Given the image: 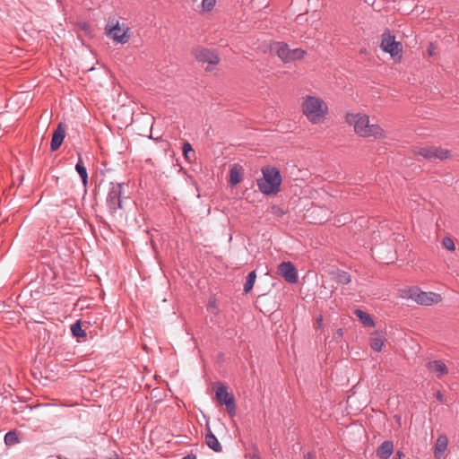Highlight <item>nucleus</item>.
I'll return each mask as SVG.
<instances>
[{
	"label": "nucleus",
	"mask_w": 459,
	"mask_h": 459,
	"mask_svg": "<svg viewBox=\"0 0 459 459\" xmlns=\"http://www.w3.org/2000/svg\"><path fill=\"white\" fill-rule=\"evenodd\" d=\"M346 122L352 126L355 133L361 137L382 138L385 136L384 130L377 124H369V117L365 114L348 113Z\"/></svg>",
	"instance_id": "obj_1"
},
{
	"label": "nucleus",
	"mask_w": 459,
	"mask_h": 459,
	"mask_svg": "<svg viewBox=\"0 0 459 459\" xmlns=\"http://www.w3.org/2000/svg\"><path fill=\"white\" fill-rule=\"evenodd\" d=\"M301 110L307 119L316 125L327 116L328 106L319 97L306 95L302 99Z\"/></svg>",
	"instance_id": "obj_2"
},
{
	"label": "nucleus",
	"mask_w": 459,
	"mask_h": 459,
	"mask_svg": "<svg viewBox=\"0 0 459 459\" xmlns=\"http://www.w3.org/2000/svg\"><path fill=\"white\" fill-rule=\"evenodd\" d=\"M263 178L257 180L259 191L265 195H275L280 191L281 184V175L278 169L274 167L263 168Z\"/></svg>",
	"instance_id": "obj_3"
},
{
	"label": "nucleus",
	"mask_w": 459,
	"mask_h": 459,
	"mask_svg": "<svg viewBox=\"0 0 459 459\" xmlns=\"http://www.w3.org/2000/svg\"><path fill=\"white\" fill-rule=\"evenodd\" d=\"M104 30L105 35L116 43L126 44L130 39V28L126 24L120 25L115 16L108 17Z\"/></svg>",
	"instance_id": "obj_4"
},
{
	"label": "nucleus",
	"mask_w": 459,
	"mask_h": 459,
	"mask_svg": "<svg viewBox=\"0 0 459 459\" xmlns=\"http://www.w3.org/2000/svg\"><path fill=\"white\" fill-rule=\"evenodd\" d=\"M381 49L390 54L391 57L395 63H399L403 57V45L401 42L395 40V36L391 34L389 30H386L381 35Z\"/></svg>",
	"instance_id": "obj_5"
},
{
	"label": "nucleus",
	"mask_w": 459,
	"mask_h": 459,
	"mask_svg": "<svg viewBox=\"0 0 459 459\" xmlns=\"http://www.w3.org/2000/svg\"><path fill=\"white\" fill-rule=\"evenodd\" d=\"M123 183L111 182L109 183L107 197L106 205L108 209L109 213L114 216L117 210L123 209Z\"/></svg>",
	"instance_id": "obj_6"
},
{
	"label": "nucleus",
	"mask_w": 459,
	"mask_h": 459,
	"mask_svg": "<svg viewBox=\"0 0 459 459\" xmlns=\"http://www.w3.org/2000/svg\"><path fill=\"white\" fill-rule=\"evenodd\" d=\"M407 298L414 300L420 305L430 306L441 300L439 294L434 292H425L417 287L410 288L407 290Z\"/></svg>",
	"instance_id": "obj_7"
},
{
	"label": "nucleus",
	"mask_w": 459,
	"mask_h": 459,
	"mask_svg": "<svg viewBox=\"0 0 459 459\" xmlns=\"http://www.w3.org/2000/svg\"><path fill=\"white\" fill-rule=\"evenodd\" d=\"M215 396L221 404H224L226 406L230 416L233 417L236 415V403L234 395L228 392L227 387L222 383H218Z\"/></svg>",
	"instance_id": "obj_8"
},
{
	"label": "nucleus",
	"mask_w": 459,
	"mask_h": 459,
	"mask_svg": "<svg viewBox=\"0 0 459 459\" xmlns=\"http://www.w3.org/2000/svg\"><path fill=\"white\" fill-rule=\"evenodd\" d=\"M195 58L202 63L215 65L220 62V57L214 50H210L204 48H196L194 50Z\"/></svg>",
	"instance_id": "obj_9"
},
{
	"label": "nucleus",
	"mask_w": 459,
	"mask_h": 459,
	"mask_svg": "<svg viewBox=\"0 0 459 459\" xmlns=\"http://www.w3.org/2000/svg\"><path fill=\"white\" fill-rule=\"evenodd\" d=\"M418 153L421 155L423 158L432 160H445L448 158V151L437 148L435 146H428L420 148Z\"/></svg>",
	"instance_id": "obj_10"
},
{
	"label": "nucleus",
	"mask_w": 459,
	"mask_h": 459,
	"mask_svg": "<svg viewBox=\"0 0 459 459\" xmlns=\"http://www.w3.org/2000/svg\"><path fill=\"white\" fill-rule=\"evenodd\" d=\"M278 273L289 283H296L299 280L298 272L290 262H282L280 264Z\"/></svg>",
	"instance_id": "obj_11"
},
{
	"label": "nucleus",
	"mask_w": 459,
	"mask_h": 459,
	"mask_svg": "<svg viewBox=\"0 0 459 459\" xmlns=\"http://www.w3.org/2000/svg\"><path fill=\"white\" fill-rule=\"evenodd\" d=\"M426 368L430 372L435 374V376L437 378H440L448 373V368H447L446 365L442 360H439V359L429 361L426 364Z\"/></svg>",
	"instance_id": "obj_12"
},
{
	"label": "nucleus",
	"mask_w": 459,
	"mask_h": 459,
	"mask_svg": "<svg viewBox=\"0 0 459 459\" xmlns=\"http://www.w3.org/2000/svg\"><path fill=\"white\" fill-rule=\"evenodd\" d=\"M65 136V130L63 124H59L55 130L50 142V149L55 152L59 149Z\"/></svg>",
	"instance_id": "obj_13"
},
{
	"label": "nucleus",
	"mask_w": 459,
	"mask_h": 459,
	"mask_svg": "<svg viewBox=\"0 0 459 459\" xmlns=\"http://www.w3.org/2000/svg\"><path fill=\"white\" fill-rule=\"evenodd\" d=\"M271 49L278 56V57L281 61H283L284 63L289 62L290 49L289 48V47L286 43L275 42L272 46Z\"/></svg>",
	"instance_id": "obj_14"
},
{
	"label": "nucleus",
	"mask_w": 459,
	"mask_h": 459,
	"mask_svg": "<svg viewBox=\"0 0 459 459\" xmlns=\"http://www.w3.org/2000/svg\"><path fill=\"white\" fill-rule=\"evenodd\" d=\"M205 442L209 448L214 452L220 453L222 451V446L215 435L212 432L210 427L206 426Z\"/></svg>",
	"instance_id": "obj_15"
},
{
	"label": "nucleus",
	"mask_w": 459,
	"mask_h": 459,
	"mask_svg": "<svg viewBox=\"0 0 459 459\" xmlns=\"http://www.w3.org/2000/svg\"><path fill=\"white\" fill-rule=\"evenodd\" d=\"M394 452V444L392 441H384L377 449V456L380 459H389Z\"/></svg>",
	"instance_id": "obj_16"
},
{
	"label": "nucleus",
	"mask_w": 459,
	"mask_h": 459,
	"mask_svg": "<svg viewBox=\"0 0 459 459\" xmlns=\"http://www.w3.org/2000/svg\"><path fill=\"white\" fill-rule=\"evenodd\" d=\"M448 440L445 435H441L437 437L435 446V456L440 457L447 448Z\"/></svg>",
	"instance_id": "obj_17"
},
{
	"label": "nucleus",
	"mask_w": 459,
	"mask_h": 459,
	"mask_svg": "<svg viewBox=\"0 0 459 459\" xmlns=\"http://www.w3.org/2000/svg\"><path fill=\"white\" fill-rule=\"evenodd\" d=\"M354 314L357 316V317L360 320V322L368 327H374L375 326V321L372 319L371 316L361 310V309H356L354 311Z\"/></svg>",
	"instance_id": "obj_18"
},
{
	"label": "nucleus",
	"mask_w": 459,
	"mask_h": 459,
	"mask_svg": "<svg viewBox=\"0 0 459 459\" xmlns=\"http://www.w3.org/2000/svg\"><path fill=\"white\" fill-rule=\"evenodd\" d=\"M79 155V160L75 165V170L79 174L80 178H82V184L84 187L88 185V173L86 167L82 164L81 154Z\"/></svg>",
	"instance_id": "obj_19"
},
{
	"label": "nucleus",
	"mask_w": 459,
	"mask_h": 459,
	"mask_svg": "<svg viewBox=\"0 0 459 459\" xmlns=\"http://www.w3.org/2000/svg\"><path fill=\"white\" fill-rule=\"evenodd\" d=\"M242 168L233 166L230 171V184L236 186L241 181Z\"/></svg>",
	"instance_id": "obj_20"
},
{
	"label": "nucleus",
	"mask_w": 459,
	"mask_h": 459,
	"mask_svg": "<svg viewBox=\"0 0 459 459\" xmlns=\"http://www.w3.org/2000/svg\"><path fill=\"white\" fill-rule=\"evenodd\" d=\"M255 279H256L255 271H252L247 274L246 282L244 284V292L245 293H248L253 289Z\"/></svg>",
	"instance_id": "obj_21"
},
{
	"label": "nucleus",
	"mask_w": 459,
	"mask_h": 459,
	"mask_svg": "<svg viewBox=\"0 0 459 459\" xmlns=\"http://www.w3.org/2000/svg\"><path fill=\"white\" fill-rule=\"evenodd\" d=\"M384 345V340L380 336H375L373 334L370 338V347L375 351H380L382 350V347Z\"/></svg>",
	"instance_id": "obj_22"
},
{
	"label": "nucleus",
	"mask_w": 459,
	"mask_h": 459,
	"mask_svg": "<svg viewBox=\"0 0 459 459\" xmlns=\"http://www.w3.org/2000/svg\"><path fill=\"white\" fill-rule=\"evenodd\" d=\"M71 332L74 337H84L86 335L80 320L71 325Z\"/></svg>",
	"instance_id": "obj_23"
},
{
	"label": "nucleus",
	"mask_w": 459,
	"mask_h": 459,
	"mask_svg": "<svg viewBox=\"0 0 459 459\" xmlns=\"http://www.w3.org/2000/svg\"><path fill=\"white\" fill-rule=\"evenodd\" d=\"M6 446H13L19 442L18 436L15 431H8L4 437Z\"/></svg>",
	"instance_id": "obj_24"
},
{
	"label": "nucleus",
	"mask_w": 459,
	"mask_h": 459,
	"mask_svg": "<svg viewBox=\"0 0 459 459\" xmlns=\"http://www.w3.org/2000/svg\"><path fill=\"white\" fill-rule=\"evenodd\" d=\"M305 55H306V51L301 48L290 49L289 62L295 61V60H300L305 56Z\"/></svg>",
	"instance_id": "obj_25"
},
{
	"label": "nucleus",
	"mask_w": 459,
	"mask_h": 459,
	"mask_svg": "<svg viewBox=\"0 0 459 459\" xmlns=\"http://www.w3.org/2000/svg\"><path fill=\"white\" fill-rule=\"evenodd\" d=\"M207 310L210 312V313H212L214 315H217L219 313V308H218V305H217V300L215 298L213 297H211L208 300V304H207Z\"/></svg>",
	"instance_id": "obj_26"
},
{
	"label": "nucleus",
	"mask_w": 459,
	"mask_h": 459,
	"mask_svg": "<svg viewBox=\"0 0 459 459\" xmlns=\"http://www.w3.org/2000/svg\"><path fill=\"white\" fill-rule=\"evenodd\" d=\"M182 151H183L184 157L186 160H190L192 159V156L190 154L191 153L194 154L192 145L188 142L184 143Z\"/></svg>",
	"instance_id": "obj_27"
},
{
	"label": "nucleus",
	"mask_w": 459,
	"mask_h": 459,
	"mask_svg": "<svg viewBox=\"0 0 459 459\" xmlns=\"http://www.w3.org/2000/svg\"><path fill=\"white\" fill-rule=\"evenodd\" d=\"M336 280L339 283L348 284L351 282V275L346 272H341L337 274Z\"/></svg>",
	"instance_id": "obj_28"
},
{
	"label": "nucleus",
	"mask_w": 459,
	"mask_h": 459,
	"mask_svg": "<svg viewBox=\"0 0 459 459\" xmlns=\"http://www.w3.org/2000/svg\"><path fill=\"white\" fill-rule=\"evenodd\" d=\"M217 0H202V11L210 12L215 6Z\"/></svg>",
	"instance_id": "obj_29"
},
{
	"label": "nucleus",
	"mask_w": 459,
	"mask_h": 459,
	"mask_svg": "<svg viewBox=\"0 0 459 459\" xmlns=\"http://www.w3.org/2000/svg\"><path fill=\"white\" fill-rule=\"evenodd\" d=\"M443 245L448 250H455L454 241L450 238H444Z\"/></svg>",
	"instance_id": "obj_30"
},
{
	"label": "nucleus",
	"mask_w": 459,
	"mask_h": 459,
	"mask_svg": "<svg viewBox=\"0 0 459 459\" xmlns=\"http://www.w3.org/2000/svg\"><path fill=\"white\" fill-rule=\"evenodd\" d=\"M436 397H437V399L439 402H441V403H443V402H444V395L441 394V392H440V391H437V394H436Z\"/></svg>",
	"instance_id": "obj_31"
},
{
	"label": "nucleus",
	"mask_w": 459,
	"mask_h": 459,
	"mask_svg": "<svg viewBox=\"0 0 459 459\" xmlns=\"http://www.w3.org/2000/svg\"><path fill=\"white\" fill-rule=\"evenodd\" d=\"M304 459H316V457L312 453L308 452L304 455Z\"/></svg>",
	"instance_id": "obj_32"
},
{
	"label": "nucleus",
	"mask_w": 459,
	"mask_h": 459,
	"mask_svg": "<svg viewBox=\"0 0 459 459\" xmlns=\"http://www.w3.org/2000/svg\"><path fill=\"white\" fill-rule=\"evenodd\" d=\"M182 459H196V455L190 454V455L184 456Z\"/></svg>",
	"instance_id": "obj_33"
},
{
	"label": "nucleus",
	"mask_w": 459,
	"mask_h": 459,
	"mask_svg": "<svg viewBox=\"0 0 459 459\" xmlns=\"http://www.w3.org/2000/svg\"><path fill=\"white\" fill-rule=\"evenodd\" d=\"M402 455H403V453L400 451H397L395 454V456H396L395 459H400L402 457Z\"/></svg>",
	"instance_id": "obj_34"
},
{
	"label": "nucleus",
	"mask_w": 459,
	"mask_h": 459,
	"mask_svg": "<svg viewBox=\"0 0 459 459\" xmlns=\"http://www.w3.org/2000/svg\"><path fill=\"white\" fill-rule=\"evenodd\" d=\"M342 333H342V329L339 328V329L337 330V334H338L339 336H342Z\"/></svg>",
	"instance_id": "obj_35"
},
{
	"label": "nucleus",
	"mask_w": 459,
	"mask_h": 459,
	"mask_svg": "<svg viewBox=\"0 0 459 459\" xmlns=\"http://www.w3.org/2000/svg\"><path fill=\"white\" fill-rule=\"evenodd\" d=\"M251 459H260V456L258 455H253Z\"/></svg>",
	"instance_id": "obj_36"
},
{
	"label": "nucleus",
	"mask_w": 459,
	"mask_h": 459,
	"mask_svg": "<svg viewBox=\"0 0 459 459\" xmlns=\"http://www.w3.org/2000/svg\"><path fill=\"white\" fill-rule=\"evenodd\" d=\"M322 321H323V317H322V316H320L317 318V323H318L319 325H321Z\"/></svg>",
	"instance_id": "obj_37"
},
{
	"label": "nucleus",
	"mask_w": 459,
	"mask_h": 459,
	"mask_svg": "<svg viewBox=\"0 0 459 459\" xmlns=\"http://www.w3.org/2000/svg\"><path fill=\"white\" fill-rule=\"evenodd\" d=\"M111 459H121V458L118 456V455L114 454V457H113V458H111Z\"/></svg>",
	"instance_id": "obj_38"
},
{
	"label": "nucleus",
	"mask_w": 459,
	"mask_h": 459,
	"mask_svg": "<svg viewBox=\"0 0 459 459\" xmlns=\"http://www.w3.org/2000/svg\"><path fill=\"white\" fill-rule=\"evenodd\" d=\"M429 55H433V50L429 49Z\"/></svg>",
	"instance_id": "obj_39"
}]
</instances>
